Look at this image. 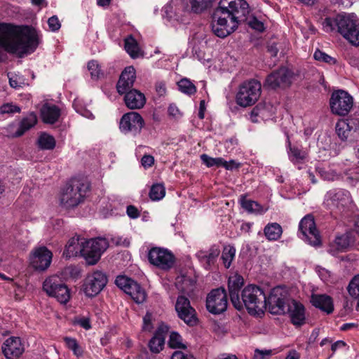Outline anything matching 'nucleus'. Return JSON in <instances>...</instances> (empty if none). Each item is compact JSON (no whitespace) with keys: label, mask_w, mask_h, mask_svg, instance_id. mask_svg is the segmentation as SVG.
Segmentation results:
<instances>
[{"label":"nucleus","mask_w":359,"mask_h":359,"mask_svg":"<svg viewBox=\"0 0 359 359\" xmlns=\"http://www.w3.org/2000/svg\"><path fill=\"white\" fill-rule=\"evenodd\" d=\"M39 44V36L34 28L0 23V47L5 50L21 55L34 51Z\"/></svg>","instance_id":"obj_1"},{"label":"nucleus","mask_w":359,"mask_h":359,"mask_svg":"<svg viewBox=\"0 0 359 359\" xmlns=\"http://www.w3.org/2000/svg\"><path fill=\"white\" fill-rule=\"evenodd\" d=\"M249 13V6L245 0H220L214 11L211 24L214 34L224 38L238 27V18Z\"/></svg>","instance_id":"obj_2"},{"label":"nucleus","mask_w":359,"mask_h":359,"mask_svg":"<svg viewBox=\"0 0 359 359\" xmlns=\"http://www.w3.org/2000/svg\"><path fill=\"white\" fill-rule=\"evenodd\" d=\"M271 312L276 314L288 313L292 323L301 325L305 321L304 306L296 300L288 297L287 292L281 287L273 288L268 298Z\"/></svg>","instance_id":"obj_3"},{"label":"nucleus","mask_w":359,"mask_h":359,"mask_svg":"<svg viewBox=\"0 0 359 359\" xmlns=\"http://www.w3.org/2000/svg\"><path fill=\"white\" fill-rule=\"evenodd\" d=\"M326 32L337 31L354 46H359V23L354 15H338L334 18H326L323 23Z\"/></svg>","instance_id":"obj_4"},{"label":"nucleus","mask_w":359,"mask_h":359,"mask_svg":"<svg viewBox=\"0 0 359 359\" xmlns=\"http://www.w3.org/2000/svg\"><path fill=\"white\" fill-rule=\"evenodd\" d=\"M242 306L246 307L251 315L262 313L266 305V297L263 290L255 285H250L242 292Z\"/></svg>","instance_id":"obj_5"},{"label":"nucleus","mask_w":359,"mask_h":359,"mask_svg":"<svg viewBox=\"0 0 359 359\" xmlns=\"http://www.w3.org/2000/svg\"><path fill=\"white\" fill-rule=\"evenodd\" d=\"M262 92L261 83L255 79L243 82L238 87L236 102L242 107L253 105L259 98Z\"/></svg>","instance_id":"obj_6"},{"label":"nucleus","mask_w":359,"mask_h":359,"mask_svg":"<svg viewBox=\"0 0 359 359\" xmlns=\"http://www.w3.org/2000/svg\"><path fill=\"white\" fill-rule=\"evenodd\" d=\"M89 188L90 185L86 182H76L67 186L61 193L60 204L66 208L76 207L83 201Z\"/></svg>","instance_id":"obj_7"},{"label":"nucleus","mask_w":359,"mask_h":359,"mask_svg":"<svg viewBox=\"0 0 359 359\" xmlns=\"http://www.w3.org/2000/svg\"><path fill=\"white\" fill-rule=\"evenodd\" d=\"M299 237L308 244L317 247L321 244V238L316 229L313 216L308 215L302 218L299 224Z\"/></svg>","instance_id":"obj_8"},{"label":"nucleus","mask_w":359,"mask_h":359,"mask_svg":"<svg viewBox=\"0 0 359 359\" xmlns=\"http://www.w3.org/2000/svg\"><path fill=\"white\" fill-rule=\"evenodd\" d=\"M330 105L331 111L338 116L347 115L353 105V99L347 92L339 90L332 93Z\"/></svg>","instance_id":"obj_9"},{"label":"nucleus","mask_w":359,"mask_h":359,"mask_svg":"<svg viewBox=\"0 0 359 359\" xmlns=\"http://www.w3.org/2000/svg\"><path fill=\"white\" fill-rule=\"evenodd\" d=\"M107 283V277L102 271H95L86 277L82 289L84 294L93 297L100 293Z\"/></svg>","instance_id":"obj_10"},{"label":"nucleus","mask_w":359,"mask_h":359,"mask_svg":"<svg viewBox=\"0 0 359 359\" xmlns=\"http://www.w3.org/2000/svg\"><path fill=\"white\" fill-rule=\"evenodd\" d=\"M108 245V241L103 238L85 239V259L88 264H95L100 260L102 254L107 250Z\"/></svg>","instance_id":"obj_11"},{"label":"nucleus","mask_w":359,"mask_h":359,"mask_svg":"<svg viewBox=\"0 0 359 359\" xmlns=\"http://www.w3.org/2000/svg\"><path fill=\"white\" fill-rule=\"evenodd\" d=\"M53 253L45 246L34 248L29 256L30 266L36 271H46L50 265Z\"/></svg>","instance_id":"obj_12"},{"label":"nucleus","mask_w":359,"mask_h":359,"mask_svg":"<svg viewBox=\"0 0 359 359\" xmlns=\"http://www.w3.org/2000/svg\"><path fill=\"white\" fill-rule=\"evenodd\" d=\"M227 304V295L223 288L212 290L206 299V308L213 314H219L226 311Z\"/></svg>","instance_id":"obj_13"},{"label":"nucleus","mask_w":359,"mask_h":359,"mask_svg":"<svg viewBox=\"0 0 359 359\" xmlns=\"http://www.w3.org/2000/svg\"><path fill=\"white\" fill-rule=\"evenodd\" d=\"M144 125L141 115L135 111L125 114L120 120L119 128L125 134L131 133L134 135L139 134Z\"/></svg>","instance_id":"obj_14"},{"label":"nucleus","mask_w":359,"mask_h":359,"mask_svg":"<svg viewBox=\"0 0 359 359\" xmlns=\"http://www.w3.org/2000/svg\"><path fill=\"white\" fill-rule=\"evenodd\" d=\"M294 74L286 67H280L272 72L266 79L265 84L271 88L288 87L295 79Z\"/></svg>","instance_id":"obj_15"},{"label":"nucleus","mask_w":359,"mask_h":359,"mask_svg":"<svg viewBox=\"0 0 359 359\" xmlns=\"http://www.w3.org/2000/svg\"><path fill=\"white\" fill-rule=\"evenodd\" d=\"M148 259L151 264L164 270L170 269L174 264V256L171 252L158 247L151 248Z\"/></svg>","instance_id":"obj_16"},{"label":"nucleus","mask_w":359,"mask_h":359,"mask_svg":"<svg viewBox=\"0 0 359 359\" xmlns=\"http://www.w3.org/2000/svg\"><path fill=\"white\" fill-rule=\"evenodd\" d=\"M351 202L349 191L341 189L330 190L325 196L324 205L330 210L339 208L348 205Z\"/></svg>","instance_id":"obj_17"},{"label":"nucleus","mask_w":359,"mask_h":359,"mask_svg":"<svg viewBox=\"0 0 359 359\" xmlns=\"http://www.w3.org/2000/svg\"><path fill=\"white\" fill-rule=\"evenodd\" d=\"M175 309L179 317L188 325H194L196 322L195 310L190 306L189 300L184 297L180 296L177 299Z\"/></svg>","instance_id":"obj_18"},{"label":"nucleus","mask_w":359,"mask_h":359,"mask_svg":"<svg viewBox=\"0 0 359 359\" xmlns=\"http://www.w3.org/2000/svg\"><path fill=\"white\" fill-rule=\"evenodd\" d=\"M243 284V278L237 273H234L229 277L228 287L231 301L234 307L238 310H241L242 309V303L239 297V292Z\"/></svg>","instance_id":"obj_19"},{"label":"nucleus","mask_w":359,"mask_h":359,"mask_svg":"<svg viewBox=\"0 0 359 359\" xmlns=\"http://www.w3.org/2000/svg\"><path fill=\"white\" fill-rule=\"evenodd\" d=\"M2 351L7 359H17L24 352V346L19 337H11L3 344Z\"/></svg>","instance_id":"obj_20"},{"label":"nucleus","mask_w":359,"mask_h":359,"mask_svg":"<svg viewBox=\"0 0 359 359\" xmlns=\"http://www.w3.org/2000/svg\"><path fill=\"white\" fill-rule=\"evenodd\" d=\"M85 238L79 236L71 238L63 252V256L66 258H70L81 255L85 258L86 250L84 249Z\"/></svg>","instance_id":"obj_21"},{"label":"nucleus","mask_w":359,"mask_h":359,"mask_svg":"<svg viewBox=\"0 0 359 359\" xmlns=\"http://www.w3.org/2000/svg\"><path fill=\"white\" fill-rule=\"evenodd\" d=\"M274 114V109L270 103H259L251 111L250 120L257 123L259 119L266 121Z\"/></svg>","instance_id":"obj_22"},{"label":"nucleus","mask_w":359,"mask_h":359,"mask_svg":"<svg viewBox=\"0 0 359 359\" xmlns=\"http://www.w3.org/2000/svg\"><path fill=\"white\" fill-rule=\"evenodd\" d=\"M220 250L218 246L212 245L208 250H200L196 253L198 260L204 265L206 269L213 264L219 256Z\"/></svg>","instance_id":"obj_23"},{"label":"nucleus","mask_w":359,"mask_h":359,"mask_svg":"<svg viewBox=\"0 0 359 359\" xmlns=\"http://www.w3.org/2000/svg\"><path fill=\"white\" fill-rule=\"evenodd\" d=\"M311 302L313 306L328 314L334 310L332 299L327 294H313Z\"/></svg>","instance_id":"obj_24"},{"label":"nucleus","mask_w":359,"mask_h":359,"mask_svg":"<svg viewBox=\"0 0 359 359\" xmlns=\"http://www.w3.org/2000/svg\"><path fill=\"white\" fill-rule=\"evenodd\" d=\"M124 100L130 109H140L146 101L144 94L137 90H130L126 93Z\"/></svg>","instance_id":"obj_25"},{"label":"nucleus","mask_w":359,"mask_h":359,"mask_svg":"<svg viewBox=\"0 0 359 359\" xmlns=\"http://www.w3.org/2000/svg\"><path fill=\"white\" fill-rule=\"evenodd\" d=\"M288 158L290 161L295 165L301 169L300 165L304 163L308 158V153L297 147L291 146L290 142L288 140Z\"/></svg>","instance_id":"obj_26"},{"label":"nucleus","mask_w":359,"mask_h":359,"mask_svg":"<svg viewBox=\"0 0 359 359\" xmlns=\"http://www.w3.org/2000/svg\"><path fill=\"white\" fill-rule=\"evenodd\" d=\"M41 118L45 123H54L60 117V111L55 105L45 104L41 109Z\"/></svg>","instance_id":"obj_27"},{"label":"nucleus","mask_w":359,"mask_h":359,"mask_svg":"<svg viewBox=\"0 0 359 359\" xmlns=\"http://www.w3.org/2000/svg\"><path fill=\"white\" fill-rule=\"evenodd\" d=\"M126 293L137 304L143 303L147 298V294L144 290L135 281L132 283L130 286L128 287V290Z\"/></svg>","instance_id":"obj_28"},{"label":"nucleus","mask_w":359,"mask_h":359,"mask_svg":"<svg viewBox=\"0 0 359 359\" xmlns=\"http://www.w3.org/2000/svg\"><path fill=\"white\" fill-rule=\"evenodd\" d=\"M65 285L58 276H51L43 281V290L49 297H51L55 294L59 287H62Z\"/></svg>","instance_id":"obj_29"},{"label":"nucleus","mask_w":359,"mask_h":359,"mask_svg":"<svg viewBox=\"0 0 359 359\" xmlns=\"http://www.w3.org/2000/svg\"><path fill=\"white\" fill-rule=\"evenodd\" d=\"M355 125L354 120L339 121L336 124V133L341 140H346L349 137Z\"/></svg>","instance_id":"obj_30"},{"label":"nucleus","mask_w":359,"mask_h":359,"mask_svg":"<svg viewBox=\"0 0 359 359\" xmlns=\"http://www.w3.org/2000/svg\"><path fill=\"white\" fill-rule=\"evenodd\" d=\"M178 0H170L163 8V17L168 21H180V16L177 12Z\"/></svg>","instance_id":"obj_31"},{"label":"nucleus","mask_w":359,"mask_h":359,"mask_svg":"<svg viewBox=\"0 0 359 359\" xmlns=\"http://www.w3.org/2000/svg\"><path fill=\"white\" fill-rule=\"evenodd\" d=\"M241 204L242 208L247 212L254 214H262L266 211L257 202L247 199L245 197H242L241 199Z\"/></svg>","instance_id":"obj_32"},{"label":"nucleus","mask_w":359,"mask_h":359,"mask_svg":"<svg viewBox=\"0 0 359 359\" xmlns=\"http://www.w3.org/2000/svg\"><path fill=\"white\" fill-rule=\"evenodd\" d=\"M264 232L269 241H277L280 238L283 231L280 224L273 222L268 224L265 226Z\"/></svg>","instance_id":"obj_33"},{"label":"nucleus","mask_w":359,"mask_h":359,"mask_svg":"<svg viewBox=\"0 0 359 359\" xmlns=\"http://www.w3.org/2000/svg\"><path fill=\"white\" fill-rule=\"evenodd\" d=\"M201 159L203 161V163L206 165L208 167H224L227 170H231L233 169L232 165H229L227 163V161L224 160L222 158L218 157V158H212L207 154H202L201 156Z\"/></svg>","instance_id":"obj_34"},{"label":"nucleus","mask_w":359,"mask_h":359,"mask_svg":"<svg viewBox=\"0 0 359 359\" xmlns=\"http://www.w3.org/2000/svg\"><path fill=\"white\" fill-rule=\"evenodd\" d=\"M184 3L190 6L192 12L200 13L210 6L211 0H184Z\"/></svg>","instance_id":"obj_35"},{"label":"nucleus","mask_w":359,"mask_h":359,"mask_svg":"<svg viewBox=\"0 0 359 359\" xmlns=\"http://www.w3.org/2000/svg\"><path fill=\"white\" fill-rule=\"evenodd\" d=\"M165 336L160 333H155L154 337L149 341V348L154 353H160L164 347Z\"/></svg>","instance_id":"obj_36"},{"label":"nucleus","mask_w":359,"mask_h":359,"mask_svg":"<svg viewBox=\"0 0 359 359\" xmlns=\"http://www.w3.org/2000/svg\"><path fill=\"white\" fill-rule=\"evenodd\" d=\"M125 49L133 58L138 57L141 55L139 45L132 36L125 39Z\"/></svg>","instance_id":"obj_37"},{"label":"nucleus","mask_w":359,"mask_h":359,"mask_svg":"<svg viewBox=\"0 0 359 359\" xmlns=\"http://www.w3.org/2000/svg\"><path fill=\"white\" fill-rule=\"evenodd\" d=\"M37 122V118L34 113H30L24 117L20 122L18 123L20 130L23 135L27 130L34 127Z\"/></svg>","instance_id":"obj_38"},{"label":"nucleus","mask_w":359,"mask_h":359,"mask_svg":"<svg viewBox=\"0 0 359 359\" xmlns=\"http://www.w3.org/2000/svg\"><path fill=\"white\" fill-rule=\"evenodd\" d=\"M316 170L318 175L324 180L334 181L339 178V174L335 170L329 168L317 166Z\"/></svg>","instance_id":"obj_39"},{"label":"nucleus","mask_w":359,"mask_h":359,"mask_svg":"<svg viewBox=\"0 0 359 359\" xmlns=\"http://www.w3.org/2000/svg\"><path fill=\"white\" fill-rule=\"evenodd\" d=\"M179 90L187 95H192L196 92V87L195 85L188 79L184 78L177 82Z\"/></svg>","instance_id":"obj_40"},{"label":"nucleus","mask_w":359,"mask_h":359,"mask_svg":"<svg viewBox=\"0 0 359 359\" xmlns=\"http://www.w3.org/2000/svg\"><path fill=\"white\" fill-rule=\"evenodd\" d=\"M38 144L43 149L50 150L55 147V140L53 136L43 133L39 136Z\"/></svg>","instance_id":"obj_41"},{"label":"nucleus","mask_w":359,"mask_h":359,"mask_svg":"<svg viewBox=\"0 0 359 359\" xmlns=\"http://www.w3.org/2000/svg\"><path fill=\"white\" fill-rule=\"evenodd\" d=\"M235 255L236 249L234 247L231 245L224 247L222 255V259L223 264L226 269L230 267L231 262L235 257Z\"/></svg>","instance_id":"obj_42"},{"label":"nucleus","mask_w":359,"mask_h":359,"mask_svg":"<svg viewBox=\"0 0 359 359\" xmlns=\"http://www.w3.org/2000/svg\"><path fill=\"white\" fill-rule=\"evenodd\" d=\"M52 297L55 298L60 303L66 304L70 299V291L66 285L59 287Z\"/></svg>","instance_id":"obj_43"},{"label":"nucleus","mask_w":359,"mask_h":359,"mask_svg":"<svg viewBox=\"0 0 359 359\" xmlns=\"http://www.w3.org/2000/svg\"><path fill=\"white\" fill-rule=\"evenodd\" d=\"M347 289L350 296L358 300V306L359 307V275L351 279Z\"/></svg>","instance_id":"obj_44"},{"label":"nucleus","mask_w":359,"mask_h":359,"mask_svg":"<svg viewBox=\"0 0 359 359\" xmlns=\"http://www.w3.org/2000/svg\"><path fill=\"white\" fill-rule=\"evenodd\" d=\"M165 194V187L163 184H155L152 185L149 191V197L152 201H160Z\"/></svg>","instance_id":"obj_45"},{"label":"nucleus","mask_w":359,"mask_h":359,"mask_svg":"<svg viewBox=\"0 0 359 359\" xmlns=\"http://www.w3.org/2000/svg\"><path fill=\"white\" fill-rule=\"evenodd\" d=\"M313 57L316 60L320 62H324L329 65H333L337 62V60L336 58L327 55V53H325L323 51H321L319 49H317L314 52Z\"/></svg>","instance_id":"obj_46"},{"label":"nucleus","mask_w":359,"mask_h":359,"mask_svg":"<svg viewBox=\"0 0 359 359\" xmlns=\"http://www.w3.org/2000/svg\"><path fill=\"white\" fill-rule=\"evenodd\" d=\"M67 347L72 351L73 353L77 356L80 357L83 354V349L77 342L76 339L72 337H65L64 339Z\"/></svg>","instance_id":"obj_47"},{"label":"nucleus","mask_w":359,"mask_h":359,"mask_svg":"<svg viewBox=\"0 0 359 359\" xmlns=\"http://www.w3.org/2000/svg\"><path fill=\"white\" fill-rule=\"evenodd\" d=\"M9 83L12 88H16L28 85L25 77L19 74H8Z\"/></svg>","instance_id":"obj_48"},{"label":"nucleus","mask_w":359,"mask_h":359,"mask_svg":"<svg viewBox=\"0 0 359 359\" xmlns=\"http://www.w3.org/2000/svg\"><path fill=\"white\" fill-rule=\"evenodd\" d=\"M5 135L9 137H18L22 135L18 123H12L4 128Z\"/></svg>","instance_id":"obj_49"},{"label":"nucleus","mask_w":359,"mask_h":359,"mask_svg":"<svg viewBox=\"0 0 359 359\" xmlns=\"http://www.w3.org/2000/svg\"><path fill=\"white\" fill-rule=\"evenodd\" d=\"M316 271L318 273L320 278L326 284L332 283L334 282L332 274L326 269L317 266Z\"/></svg>","instance_id":"obj_50"},{"label":"nucleus","mask_w":359,"mask_h":359,"mask_svg":"<svg viewBox=\"0 0 359 359\" xmlns=\"http://www.w3.org/2000/svg\"><path fill=\"white\" fill-rule=\"evenodd\" d=\"M169 346L173 348H186L182 343V337L177 332H172L168 341Z\"/></svg>","instance_id":"obj_51"},{"label":"nucleus","mask_w":359,"mask_h":359,"mask_svg":"<svg viewBox=\"0 0 359 359\" xmlns=\"http://www.w3.org/2000/svg\"><path fill=\"white\" fill-rule=\"evenodd\" d=\"M125 74H121L116 85V88L120 94L127 93L133 85L125 80Z\"/></svg>","instance_id":"obj_52"},{"label":"nucleus","mask_w":359,"mask_h":359,"mask_svg":"<svg viewBox=\"0 0 359 359\" xmlns=\"http://www.w3.org/2000/svg\"><path fill=\"white\" fill-rule=\"evenodd\" d=\"M134 280L125 276H118L116 277L115 283L116 285L122 290L124 291V292H126L128 290V287L130 286L132 283H133Z\"/></svg>","instance_id":"obj_53"},{"label":"nucleus","mask_w":359,"mask_h":359,"mask_svg":"<svg viewBox=\"0 0 359 359\" xmlns=\"http://www.w3.org/2000/svg\"><path fill=\"white\" fill-rule=\"evenodd\" d=\"M87 67L93 79H98L102 74L98 62L95 60L88 62Z\"/></svg>","instance_id":"obj_54"},{"label":"nucleus","mask_w":359,"mask_h":359,"mask_svg":"<svg viewBox=\"0 0 359 359\" xmlns=\"http://www.w3.org/2000/svg\"><path fill=\"white\" fill-rule=\"evenodd\" d=\"M349 243L346 236H338L334 241V246L338 251H343L348 248Z\"/></svg>","instance_id":"obj_55"},{"label":"nucleus","mask_w":359,"mask_h":359,"mask_svg":"<svg viewBox=\"0 0 359 359\" xmlns=\"http://www.w3.org/2000/svg\"><path fill=\"white\" fill-rule=\"evenodd\" d=\"M19 112H20V108L18 106L13 104V103H6L0 107V113L2 114H13Z\"/></svg>","instance_id":"obj_56"},{"label":"nucleus","mask_w":359,"mask_h":359,"mask_svg":"<svg viewBox=\"0 0 359 359\" xmlns=\"http://www.w3.org/2000/svg\"><path fill=\"white\" fill-rule=\"evenodd\" d=\"M73 107H74L76 111L79 114H80L81 116L88 118H93L94 116L92 114L91 111H90L88 109H86L85 107H83L80 105L79 103V101L75 100L73 103Z\"/></svg>","instance_id":"obj_57"},{"label":"nucleus","mask_w":359,"mask_h":359,"mask_svg":"<svg viewBox=\"0 0 359 359\" xmlns=\"http://www.w3.org/2000/svg\"><path fill=\"white\" fill-rule=\"evenodd\" d=\"M121 74H125V80L128 82L131 83L133 85L136 75H135V69L133 67L129 66L127 67L121 73Z\"/></svg>","instance_id":"obj_58"},{"label":"nucleus","mask_w":359,"mask_h":359,"mask_svg":"<svg viewBox=\"0 0 359 359\" xmlns=\"http://www.w3.org/2000/svg\"><path fill=\"white\" fill-rule=\"evenodd\" d=\"M49 29L51 32H57L61 27V23L57 15H53L48 20Z\"/></svg>","instance_id":"obj_59"},{"label":"nucleus","mask_w":359,"mask_h":359,"mask_svg":"<svg viewBox=\"0 0 359 359\" xmlns=\"http://www.w3.org/2000/svg\"><path fill=\"white\" fill-rule=\"evenodd\" d=\"M248 25L252 29L258 32H263L265 29L264 23L256 18H250L248 20Z\"/></svg>","instance_id":"obj_60"},{"label":"nucleus","mask_w":359,"mask_h":359,"mask_svg":"<svg viewBox=\"0 0 359 359\" xmlns=\"http://www.w3.org/2000/svg\"><path fill=\"white\" fill-rule=\"evenodd\" d=\"M74 323L86 330L91 328V322L88 317H78L75 319Z\"/></svg>","instance_id":"obj_61"},{"label":"nucleus","mask_w":359,"mask_h":359,"mask_svg":"<svg viewBox=\"0 0 359 359\" xmlns=\"http://www.w3.org/2000/svg\"><path fill=\"white\" fill-rule=\"evenodd\" d=\"M171 359H194V358L191 354L182 351H176L172 353Z\"/></svg>","instance_id":"obj_62"},{"label":"nucleus","mask_w":359,"mask_h":359,"mask_svg":"<svg viewBox=\"0 0 359 359\" xmlns=\"http://www.w3.org/2000/svg\"><path fill=\"white\" fill-rule=\"evenodd\" d=\"M205 40V34L203 32H197L191 38L190 43L195 47Z\"/></svg>","instance_id":"obj_63"},{"label":"nucleus","mask_w":359,"mask_h":359,"mask_svg":"<svg viewBox=\"0 0 359 359\" xmlns=\"http://www.w3.org/2000/svg\"><path fill=\"white\" fill-rule=\"evenodd\" d=\"M271 353V350L256 349L255 351L253 359H265L266 357L270 356Z\"/></svg>","instance_id":"obj_64"}]
</instances>
